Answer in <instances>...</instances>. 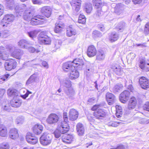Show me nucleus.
<instances>
[{
	"label": "nucleus",
	"instance_id": "30",
	"mask_svg": "<svg viewBox=\"0 0 149 149\" xmlns=\"http://www.w3.org/2000/svg\"><path fill=\"white\" fill-rule=\"evenodd\" d=\"M29 44V42L24 39L21 40L18 43V45L21 48L25 49L28 48Z\"/></svg>",
	"mask_w": 149,
	"mask_h": 149
},
{
	"label": "nucleus",
	"instance_id": "39",
	"mask_svg": "<svg viewBox=\"0 0 149 149\" xmlns=\"http://www.w3.org/2000/svg\"><path fill=\"white\" fill-rule=\"evenodd\" d=\"M92 8V6L91 4L88 3H86L85 6L84 10L87 13H91Z\"/></svg>",
	"mask_w": 149,
	"mask_h": 149
},
{
	"label": "nucleus",
	"instance_id": "5",
	"mask_svg": "<svg viewBox=\"0 0 149 149\" xmlns=\"http://www.w3.org/2000/svg\"><path fill=\"white\" fill-rule=\"evenodd\" d=\"M7 49H9L10 52H11L12 49H14V51L11 53V56L17 59H20L23 54V52L22 50L17 49L13 47H8Z\"/></svg>",
	"mask_w": 149,
	"mask_h": 149
},
{
	"label": "nucleus",
	"instance_id": "7",
	"mask_svg": "<svg viewBox=\"0 0 149 149\" xmlns=\"http://www.w3.org/2000/svg\"><path fill=\"white\" fill-rule=\"evenodd\" d=\"M102 108L101 105H95L92 108V110L94 111L98 109V111L94 113V116L98 119H102V110L101 109Z\"/></svg>",
	"mask_w": 149,
	"mask_h": 149
},
{
	"label": "nucleus",
	"instance_id": "48",
	"mask_svg": "<svg viewBox=\"0 0 149 149\" xmlns=\"http://www.w3.org/2000/svg\"><path fill=\"white\" fill-rule=\"evenodd\" d=\"M9 146L7 143H3L0 144V149H9Z\"/></svg>",
	"mask_w": 149,
	"mask_h": 149
},
{
	"label": "nucleus",
	"instance_id": "49",
	"mask_svg": "<svg viewBox=\"0 0 149 149\" xmlns=\"http://www.w3.org/2000/svg\"><path fill=\"white\" fill-rule=\"evenodd\" d=\"M143 109L149 112V102H147L143 106Z\"/></svg>",
	"mask_w": 149,
	"mask_h": 149
},
{
	"label": "nucleus",
	"instance_id": "54",
	"mask_svg": "<svg viewBox=\"0 0 149 149\" xmlns=\"http://www.w3.org/2000/svg\"><path fill=\"white\" fill-rule=\"evenodd\" d=\"M28 50L29 52L31 53H33L35 51H36L37 52H39L38 50H36L35 48L32 47H29L28 46Z\"/></svg>",
	"mask_w": 149,
	"mask_h": 149
},
{
	"label": "nucleus",
	"instance_id": "36",
	"mask_svg": "<svg viewBox=\"0 0 149 149\" xmlns=\"http://www.w3.org/2000/svg\"><path fill=\"white\" fill-rule=\"evenodd\" d=\"M118 36L116 33H111L110 36L109 40L111 42H114L118 40Z\"/></svg>",
	"mask_w": 149,
	"mask_h": 149
},
{
	"label": "nucleus",
	"instance_id": "26",
	"mask_svg": "<svg viewBox=\"0 0 149 149\" xmlns=\"http://www.w3.org/2000/svg\"><path fill=\"white\" fill-rule=\"evenodd\" d=\"M9 137L13 139H15L19 137L17 130L16 128L11 129L10 131Z\"/></svg>",
	"mask_w": 149,
	"mask_h": 149
},
{
	"label": "nucleus",
	"instance_id": "1",
	"mask_svg": "<svg viewBox=\"0 0 149 149\" xmlns=\"http://www.w3.org/2000/svg\"><path fill=\"white\" fill-rule=\"evenodd\" d=\"M63 121L58 122L57 129L54 132V136L56 138H58L62 134L65 133L69 130L68 116L67 113L66 112L63 113Z\"/></svg>",
	"mask_w": 149,
	"mask_h": 149
},
{
	"label": "nucleus",
	"instance_id": "29",
	"mask_svg": "<svg viewBox=\"0 0 149 149\" xmlns=\"http://www.w3.org/2000/svg\"><path fill=\"white\" fill-rule=\"evenodd\" d=\"M33 132L36 134H40L43 130L42 126L40 124L35 125L33 128Z\"/></svg>",
	"mask_w": 149,
	"mask_h": 149
},
{
	"label": "nucleus",
	"instance_id": "22",
	"mask_svg": "<svg viewBox=\"0 0 149 149\" xmlns=\"http://www.w3.org/2000/svg\"><path fill=\"white\" fill-rule=\"evenodd\" d=\"M40 12L46 17H49L51 13V9L49 6H45L41 8Z\"/></svg>",
	"mask_w": 149,
	"mask_h": 149
},
{
	"label": "nucleus",
	"instance_id": "46",
	"mask_svg": "<svg viewBox=\"0 0 149 149\" xmlns=\"http://www.w3.org/2000/svg\"><path fill=\"white\" fill-rule=\"evenodd\" d=\"M64 86L67 88H71V81L69 80H65L63 81Z\"/></svg>",
	"mask_w": 149,
	"mask_h": 149
},
{
	"label": "nucleus",
	"instance_id": "47",
	"mask_svg": "<svg viewBox=\"0 0 149 149\" xmlns=\"http://www.w3.org/2000/svg\"><path fill=\"white\" fill-rule=\"evenodd\" d=\"M102 58V50L98 51L97 55V59L101 60Z\"/></svg>",
	"mask_w": 149,
	"mask_h": 149
},
{
	"label": "nucleus",
	"instance_id": "27",
	"mask_svg": "<svg viewBox=\"0 0 149 149\" xmlns=\"http://www.w3.org/2000/svg\"><path fill=\"white\" fill-rule=\"evenodd\" d=\"M77 132L79 136L83 135L84 133V129L82 124L81 123H77L76 125Z\"/></svg>",
	"mask_w": 149,
	"mask_h": 149
},
{
	"label": "nucleus",
	"instance_id": "42",
	"mask_svg": "<svg viewBox=\"0 0 149 149\" xmlns=\"http://www.w3.org/2000/svg\"><path fill=\"white\" fill-rule=\"evenodd\" d=\"M14 4L13 0H8L6 3V6L7 7L12 10L13 8Z\"/></svg>",
	"mask_w": 149,
	"mask_h": 149
},
{
	"label": "nucleus",
	"instance_id": "14",
	"mask_svg": "<svg viewBox=\"0 0 149 149\" xmlns=\"http://www.w3.org/2000/svg\"><path fill=\"white\" fill-rule=\"evenodd\" d=\"M137 99L134 96H132L129 100L128 108L129 109H134L137 103Z\"/></svg>",
	"mask_w": 149,
	"mask_h": 149
},
{
	"label": "nucleus",
	"instance_id": "2",
	"mask_svg": "<svg viewBox=\"0 0 149 149\" xmlns=\"http://www.w3.org/2000/svg\"><path fill=\"white\" fill-rule=\"evenodd\" d=\"M15 12L18 13L17 16H21L23 14L24 19L27 21H30L33 16V12L30 10L28 9L26 6L24 4L18 5H17L15 8Z\"/></svg>",
	"mask_w": 149,
	"mask_h": 149
},
{
	"label": "nucleus",
	"instance_id": "4",
	"mask_svg": "<svg viewBox=\"0 0 149 149\" xmlns=\"http://www.w3.org/2000/svg\"><path fill=\"white\" fill-rule=\"evenodd\" d=\"M138 82L143 89L147 90L149 88V79L147 77L143 76L139 77Z\"/></svg>",
	"mask_w": 149,
	"mask_h": 149
},
{
	"label": "nucleus",
	"instance_id": "8",
	"mask_svg": "<svg viewBox=\"0 0 149 149\" xmlns=\"http://www.w3.org/2000/svg\"><path fill=\"white\" fill-rule=\"evenodd\" d=\"M38 42L40 44L44 43L46 45L49 44L51 41L50 38L47 36L44 35V32H41L38 37Z\"/></svg>",
	"mask_w": 149,
	"mask_h": 149
},
{
	"label": "nucleus",
	"instance_id": "55",
	"mask_svg": "<svg viewBox=\"0 0 149 149\" xmlns=\"http://www.w3.org/2000/svg\"><path fill=\"white\" fill-rule=\"evenodd\" d=\"M32 1L34 4L40 5L43 3L42 1L40 0H32Z\"/></svg>",
	"mask_w": 149,
	"mask_h": 149
},
{
	"label": "nucleus",
	"instance_id": "34",
	"mask_svg": "<svg viewBox=\"0 0 149 149\" xmlns=\"http://www.w3.org/2000/svg\"><path fill=\"white\" fill-rule=\"evenodd\" d=\"M72 62V64L74 65H75L76 67L79 66H82L84 65L83 60L79 58H76Z\"/></svg>",
	"mask_w": 149,
	"mask_h": 149
},
{
	"label": "nucleus",
	"instance_id": "18",
	"mask_svg": "<svg viewBox=\"0 0 149 149\" xmlns=\"http://www.w3.org/2000/svg\"><path fill=\"white\" fill-rule=\"evenodd\" d=\"M43 19V17L40 16L38 15L36 16H34L30 20V24L33 25H39L42 23L40 20Z\"/></svg>",
	"mask_w": 149,
	"mask_h": 149
},
{
	"label": "nucleus",
	"instance_id": "41",
	"mask_svg": "<svg viewBox=\"0 0 149 149\" xmlns=\"http://www.w3.org/2000/svg\"><path fill=\"white\" fill-rule=\"evenodd\" d=\"M24 118L23 116L18 117L16 120V123L17 124L21 125L24 122Z\"/></svg>",
	"mask_w": 149,
	"mask_h": 149
},
{
	"label": "nucleus",
	"instance_id": "13",
	"mask_svg": "<svg viewBox=\"0 0 149 149\" xmlns=\"http://www.w3.org/2000/svg\"><path fill=\"white\" fill-rule=\"evenodd\" d=\"M16 62L13 59H10L8 61L6 62L4 64L6 69L8 70H10L14 69L16 67Z\"/></svg>",
	"mask_w": 149,
	"mask_h": 149
},
{
	"label": "nucleus",
	"instance_id": "51",
	"mask_svg": "<svg viewBox=\"0 0 149 149\" xmlns=\"http://www.w3.org/2000/svg\"><path fill=\"white\" fill-rule=\"evenodd\" d=\"M144 31L146 34H149V22H147L145 24Z\"/></svg>",
	"mask_w": 149,
	"mask_h": 149
},
{
	"label": "nucleus",
	"instance_id": "37",
	"mask_svg": "<svg viewBox=\"0 0 149 149\" xmlns=\"http://www.w3.org/2000/svg\"><path fill=\"white\" fill-rule=\"evenodd\" d=\"M67 34L68 36H71L73 35H75L76 31L74 28L69 27L67 30Z\"/></svg>",
	"mask_w": 149,
	"mask_h": 149
},
{
	"label": "nucleus",
	"instance_id": "15",
	"mask_svg": "<svg viewBox=\"0 0 149 149\" xmlns=\"http://www.w3.org/2000/svg\"><path fill=\"white\" fill-rule=\"evenodd\" d=\"M26 139L28 143L32 144H35L38 142V139L33 136L31 133H28L26 136Z\"/></svg>",
	"mask_w": 149,
	"mask_h": 149
},
{
	"label": "nucleus",
	"instance_id": "63",
	"mask_svg": "<svg viewBox=\"0 0 149 149\" xmlns=\"http://www.w3.org/2000/svg\"><path fill=\"white\" fill-rule=\"evenodd\" d=\"M42 65L45 68H48V65L47 63L45 61H43L42 63Z\"/></svg>",
	"mask_w": 149,
	"mask_h": 149
},
{
	"label": "nucleus",
	"instance_id": "24",
	"mask_svg": "<svg viewBox=\"0 0 149 149\" xmlns=\"http://www.w3.org/2000/svg\"><path fill=\"white\" fill-rule=\"evenodd\" d=\"M8 56V54L6 51V48L3 47H0V59L6 60Z\"/></svg>",
	"mask_w": 149,
	"mask_h": 149
},
{
	"label": "nucleus",
	"instance_id": "3",
	"mask_svg": "<svg viewBox=\"0 0 149 149\" xmlns=\"http://www.w3.org/2000/svg\"><path fill=\"white\" fill-rule=\"evenodd\" d=\"M15 16L12 14H7L5 15L3 19L1 25L5 29L9 28L11 26L10 22L14 20Z\"/></svg>",
	"mask_w": 149,
	"mask_h": 149
},
{
	"label": "nucleus",
	"instance_id": "32",
	"mask_svg": "<svg viewBox=\"0 0 149 149\" xmlns=\"http://www.w3.org/2000/svg\"><path fill=\"white\" fill-rule=\"evenodd\" d=\"M21 103H22L20 100L14 99L11 100L10 102L11 106L15 108L19 107L21 105Z\"/></svg>",
	"mask_w": 149,
	"mask_h": 149
},
{
	"label": "nucleus",
	"instance_id": "58",
	"mask_svg": "<svg viewBox=\"0 0 149 149\" xmlns=\"http://www.w3.org/2000/svg\"><path fill=\"white\" fill-rule=\"evenodd\" d=\"M116 111H122V108L121 107L118 105H116L115 106Z\"/></svg>",
	"mask_w": 149,
	"mask_h": 149
},
{
	"label": "nucleus",
	"instance_id": "57",
	"mask_svg": "<svg viewBox=\"0 0 149 149\" xmlns=\"http://www.w3.org/2000/svg\"><path fill=\"white\" fill-rule=\"evenodd\" d=\"M32 93L27 90V92L24 95H21V97L24 99H25L27 97L29 94H31Z\"/></svg>",
	"mask_w": 149,
	"mask_h": 149
},
{
	"label": "nucleus",
	"instance_id": "17",
	"mask_svg": "<svg viewBox=\"0 0 149 149\" xmlns=\"http://www.w3.org/2000/svg\"><path fill=\"white\" fill-rule=\"evenodd\" d=\"M39 80V77L38 73H36L31 75L27 81L26 84L29 85L33 83V82H38Z\"/></svg>",
	"mask_w": 149,
	"mask_h": 149
},
{
	"label": "nucleus",
	"instance_id": "60",
	"mask_svg": "<svg viewBox=\"0 0 149 149\" xmlns=\"http://www.w3.org/2000/svg\"><path fill=\"white\" fill-rule=\"evenodd\" d=\"M61 42L58 40L56 41V43L55 44V47L57 48L60 47L61 44Z\"/></svg>",
	"mask_w": 149,
	"mask_h": 149
},
{
	"label": "nucleus",
	"instance_id": "53",
	"mask_svg": "<svg viewBox=\"0 0 149 149\" xmlns=\"http://www.w3.org/2000/svg\"><path fill=\"white\" fill-rule=\"evenodd\" d=\"M143 1V0H132V2L134 5H136L141 4Z\"/></svg>",
	"mask_w": 149,
	"mask_h": 149
},
{
	"label": "nucleus",
	"instance_id": "16",
	"mask_svg": "<svg viewBox=\"0 0 149 149\" xmlns=\"http://www.w3.org/2000/svg\"><path fill=\"white\" fill-rule=\"evenodd\" d=\"M105 98L109 105H111L113 104L116 100L115 96L113 94L109 92L106 93Z\"/></svg>",
	"mask_w": 149,
	"mask_h": 149
},
{
	"label": "nucleus",
	"instance_id": "56",
	"mask_svg": "<svg viewBox=\"0 0 149 149\" xmlns=\"http://www.w3.org/2000/svg\"><path fill=\"white\" fill-rule=\"evenodd\" d=\"M123 111H116V116L118 118H120L121 117L122 115H123Z\"/></svg>",
	"mask_w": 149,
	"mask_h": 149
},
{
	"label": "nucleus",
	"instance_id": "20",
	"mask_svg": "<svg viewBox=\"0 0 149 149\" xmlns=\"http://www.w3.org/2000/svg\"><path fill=\"white\" fill-rule=\"evenodd\" d=\"M78 116V113L77 111L73 109H70L69 113V117L70 120L74 121L76 120Z\"/></svg>",
	"mask_w": 149,
	"mask_h": 149
},
{
	"label": "nucleus",
	"instance_id": "19",
	"mask_svg": "<svg viewBox=\"0 0 149 149\" xmlns=\"http://www.w3.org/2000/svg\"><path fill=\"white\" fill-rule=\"evenodd\" d=\"M81 0H72L71 4L73 8L77 12L80 10L81 6Z\"/></svg>",
	"mask_w": 149,
	"mask_h": 149
},
{
	"label": "nucleus",
	"instance_id": "61",
	"mask_svg": "<svg viewBox=\"0 0 149 149\" xmlns=\"http://www.w3.org/2000/svg\"><path fill=\"white\" fill-rule=\"evenodd\" d=\"M3 109L4 110L9 112L10 111V106H5Z\"/></svg>",
	"mask_w": 149,
	"mask_h": 149
},
{
	"label": "nucleus",
	"instance_id": "40",
	"mask_svg": "<svg viewBox=\"0 0 149 149\" xmlns=\"http://www.w3.org/2000/svg\"><path fill=\"white\" fill-rule=\"evenodd\" d=\"M38 33V31L35 30L27 32V34L30 37L33 38L36 37Z\"/></svg>",
	"mask_w": 149,
	"mask_h": 149
},
{
	"label": "nucleus",
	"instance_id": "11",
	"mask_svg": "<svg viewBox=\"0 0 149 149\" xmlns=\"http://www.w3.org/2000/svg\"><path fill=\"white\" fill-rule=\"evenodd\" d=\"M62 67L63 70L65 71L70 72L71 70H75L76 66L72 64V61H69L63 63Z\"/></svg>",
	"mask_w": 149,
	"mask_h": 149
},
{
	"label": "nucleus",
	"instance_id": "64",
	"mask_svg": "<svg viewBox=\"0 0 149 149\" xmlns=\"http://www.w3.org/2000/svg\"><path fill=\"white\" fill-rule=\"evenodd\" d=\"M124 148L123 146L120 145L118 146L116 148H112L110 149H124Z\"/></svg>",
	"mask_w": 149,
	"mask_h": 149
},
{
	"label": "nucleus",
	"instance_id": "59",
	"mask_svg": "<svg viewBox=\"0 0 149 149\" xmlns=\"http://www.w3.org/2000/svg\"><path fill=\"white\" fill-rule=\"evenodd\" d=\"M95 98L94 97H93L92 98H89L88 100V102H89L88 103L89 104L90 103H91L94 102H95Z\"/></svg>",
	"mask_w": 149,
	"mask_h": 149
},
{
	"label": "nucleus",
	"instance_id": "31",
	"mask_svg": "<svg viewBox=\"0 0 149 149\" xmlns=\"http://www.w3.org/2000/svg\"><path fill=\"white\" fill-rule=\"evenodd\" d=\"M79 75L78 72L76 70L75 68L74 70H72L70 72V78L72 79H75L79 77Z\"/></svg>",
	"mask_w": 149,
	"mask_h": 149
},
{
	"label": "nucleus",
	"instance_id": "10",
	"mask_svg": "<svg viewBox=\"0 0 149 149\" xmlns=\"http://www.w3.org/2000/svg\"><path fill=\"white\" fill-rule=\"evenodd\" d=\"M130 95L131 92L125 90L120 93L119 97V100L121 102L125 103L129 100Z\"/></svg>",
	"mask_w": 149,
	"mask_h": 149
},
{
	"label": "nucleus",
	"instance_id": "62",
	"mask_svg": "<svg viewBox=\"0 0 149 149\" xmlns=\"http://www.w3.org/2000/svg\"><path fill=\"white\" fill-rule=\"evenodd\" d=\"M3 7L2 5H0V17L3 14Z\"/></svg>",
	"mask_w": 149,
	"mask_h": 149
},
{
	"label": "nucleus",
	"instance_id": "6",
	"mask_svg": "<svg viewBox=\"0 0 149 149\" xmlns=\"http://www.w3.org/2000/svg\"><path fill=\"white\" fill-rule=\"evenodd\" d=\"M52 135L49 134L44 133L40 138V143L44 146H47L51 143Z\"/></svg>",
	"mask_w": 149,
	"mask_h": 149
},
{
	"label": "nucleus",
	"instance_id": "43",
	"mask_svg": "<svg viewBox=\"0 0 149 149\" xmlns=\"http://www.w3.org/2000/svg\"><path fill=\"white\" fill-rule=\"evenodd\" d=\"M121 123L120 122L111 121L108 123V125L110 126L116 127L120 125Z\"/></svg>",
	"mask_w": 149,
	"mask_h": 149
},
{
	"label": "nucleus",
	"instance_id": "45",
	"mask_svg": "<svg viewBox=\"0 0 149 149\" xmlns=\"http://www.w3.org/2000/svg\"><path fill=\"white\" fill-rule=\"evenodd\" d=\"M78 21L79 23L84 24L86 22V18L85 16L81 14L80 15Z\"/></svg>",
	"mask_w": 149,
	"mask_h": 149
},
{
	"label": "nucleus",
	"instance_id": "23",
	"mask_svg": "<svg viewBox=\"0 0 149 149\" xmlns=\"http://www.w3.org/2000/svg\"><path fill=\"white\" fill-rule=\"evenodd\" d=\"M87 52V55L89 57L94 56L97 53L96 48L93 45L90 46L88 47Z\"/></svg>",
	"mask_w": 149,
	"mask_h": 149
},
{
	"label": "nucleus",
	"instance_id": "52",
	"mask_svg": "<svg viewBox=\"0 0 149 149\" xmlns=\"http://www.w3.org/2000/svg\"><path fill=\"white\" fill-rule=\"evenodd\" d=\"M93 66V64H91L89 63H87L86 69L89 71H91L92 70Z\"/></svg>",
	"mask_w": 149,
	"mask_h": 149
},
{
	"label": "nucleus",
	"instance_id": "9",
	"mask_svg": "<svg viewBox=\"0 0 149 149\" xmlns=\"http://www.w3.org/2000/svg\"><path fill=\"white\" fill-rule=\"evenodd\" d=\"M138 65L142 70L146 72L149 71V60L146 61L144 59L140 60Z\"/></svg>",
	"mask_w": 149,
	"mask_h": 149
},
{
	"label": "nucleus",
	"instance_id": "33",
	"mask_svg": "<svg viewBox=\"0 0 149 149\" xmlns=\"http://www.w3.org/2000/svg\"><path fill=\"white\" fill-rule=\"evenodd\" d=\"M6 128L3 125L0 124V136L2 137H5L7 134Z\"/></svg>",
	"mask_w": 149,
	"mask_h": 149
},
{
	"label": "nucleus",
	"instance_id": "50",
	"mask_svg": "<svg viewBox=\"0 0 149 149\" xmlns=\"http://www.w3.org/2000/svg\"><path fill=\"white\" fill-rule=\"evenodd\" d=\"M9 76V75L8 74H7L4 76L0 77V84L2 83L3 81L7 79Z\"/></svg>",
	"mask_w": 149,
	"mask_h": 149
},
{
	"label": "nucleus",
	"instance_id": "44",
	"mask_svg": "<svg viewBox=\"0 0 149 149\" xmlns=\"http://www.w3.org/2000/svg\"><path fill=\"white\" fill-rule=\"evenodd\" d=\"M102 36V33L96 30L93 31L92 33V36L94 38L101 37Z\"/></svg>",
	"mask_w": 149,
	"mask_h": 149
},
{
	"label": "nucleus",
	"instance_id": "28",
	"mask_svg": "<svg viewBox=\"0 0 149 149\" xmlns=\"http://www.w3.org/2000/svg\"><path fill=\"white\" fill-rule=\"evenodd\" d=\"M64 24L61 22H56L55 24V27L54 29L55 32L56 33H59L63 29Z\"/></svg>",
	"mask_w": 149,
	"mask_h": 149
},
{
	"label": "nucleus",
	"instance_id": "12",
	"mask_svg": "<svg viewBox=\"0 0 149 149\" xmlns=\"http://www.w3.org/2000/svg\"><path fill=\"white\" fill-rule=\"evenodd\" d=\"M59 117L55 113H51L49 115L47 119V122L50 124L56 123L58 120Z\"/></svg>",
	"mask_w": 149,
	"mask_h": 149
},
{
	"label": "nucleus",
	"instance_id": "35",
	"mask_svg": "<svg viewBox=\"0 0 149 149\" xmlns=\"http://www.w3.org/2000/svg\"><path fill=\"white\" fill-rule=\"evenodd\" d=\"M65 93L70 99H73V97L74 95V92L72 88H69L67 91H65Z\"/></svg>",
	"mask_w": 149,
	"mask_h": 149
},
{
	"label": "nucleus",
	"instance_id": "21",
	"mask_svg": "<svg viewBox=\"0 0 149 149\" xmlns=\"http://www.w3.org/2000/svg\"><path fill=\"white\" fill-rule=\"evenodd\" d=\"M74 138V136L73 135L65 134L62 136V140L65 143H70L73 141Z\"/></svg>",
	"mask_w": 149,
	"mask_h": 149
},
{
	"label": "nucleus",
	"instance_id": "25",
	"mask_svg": "<svg viewBox=\"0 0 149 149\" xmlns=\"http://www.w3.org/2000/svg\"><path fill=\"white\" fill-rule=\"evenodd\" d=\"M102 0H93V1L97 4L95 5V6L97 8V15L98 16H100L101 13L102 12Z\"/></svg>",
	"mask_w": 149,
	"mask_h": 149
},
{
	"label": "nucleus",
	"instance_id": "38",
	"mask_svg": "<svg viewBox=\"0 0 149 149\" xmlns=\"http://www.w3.org/2000/svg\"><path fill=\"white\" fill-rule=\"evenodd\" d=\"M8 95L10 96L14 97L17 96V93L16 90L9 89L8 90Z\"/></svg>",
	"mask_w": 149,
	"mask_h": 149
}]
</instances>
